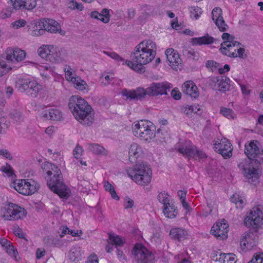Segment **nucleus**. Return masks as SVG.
Masks as SVG:
<instances>
[{
    "mask_svg": "<svg viewBox=\"0 0 263 263\" xmlns=\"http://www.w3.org/2000/svg\"><path fill=\"white\" fill-rule=\"evenodd\" d=\"M156 45L153 41L144 40L139 43L132 53L131 61H125L126 65L131 69L138 72L145 71L144 65L151 62L155 57Z\"/></svg>",
    "mask_w": 263,
    "mask_h": 263,
    "instance_id": "f257e3e1",
    "label": "nucleus"
},
{
    "mask_svg": "<svg viewBox=\"0 0 263 263\" xmlns=\"http://www.w3.org/2000/svg\"><path fill=\"white\" fill-rule=\"evenodd\" d=\"M171 88V84L168 82H154L146 89L142 87H138L133 90L124 89L122 90L121 93L122 96L126 98V100H139L144 98L146 96L154 97L167 95Z\"/></svg>",
    "mask_w": 263,
    "mask_h": 263,
    "instance_id": "f03ea898",
    "label": "nucleus"
},
{
    "mask_svg": "<svg viewBox=\"0 0 263 263\" xmlns=\"http://www.w3.org/2000/svg\"><path fill=\"white\" fill-rule=\"evenodd\" d=\"M68 106L74 118L82 124L90 125L93 122V109L82 98L78 96H71Z\"/></svg>",
    "mask_w": 263,
    "mask_h": 263,
    "instance_id": "7ed1b4c3",
    "label": "nucleus"
},
{
    "mask_svg": "<svg viewBox=\"0 0 263 263\" xmlns=\"http://www.w3.org/2000/svg\"><path fill=\"white\" fill-rule=\"evenodd\" d=\"M49 164L51 166V171H48L46 173L49 176L52 175L53 176L47 181L48 186L52 191L57 193L61 198L67 199L70 195V191L63 182L60 170L54 164L51 163Z\"/></svg>",
    "mask_w": 263,
    "mask_h": 263,
    "instance_id": "20e7f679",
    "label": "nucleus"
},
{
    "mask_svg": "<svg viewBox=\"0 0 263 263\" xmlns=\"http://www.w3.org/2000/svg\"><path fill=\"white\" fill-rule=\"evenodd\" d=\"M128 176L137 184L145 186L152 180V171L147 162L137 163L133 168L126 170Z\"/></svg>",
    "mask_w": 263,
    "mask_h": 263,
    "instance_id": "39448f33",
    "label": "nucleus"
},
{
    "mask_svg": "<svg viewBox=\"0 0 263 263\" xmlns=\"http://www.w3.org/2000/svg\"><path fill=\"white\" fill-rule=\"evenodd\" d=\"M4 218L7 220H16L21 219L26 216L27 211L17 204L9 203L7 207L2 209Z\"/></svg>",
    "mask_w": 263,
    "mask_h": 263,
    "instance_id": "423d86ee",
    "label": "nucleus"
},
{
    "mask_svg": "<svg viewBox=\"0 0 263 263\" xmlns=\"http://www.w3.org/2000/svg\"><path fill=\"white\" fill-rule=\"evenodd\" d=\"M132 254L138 263L152 262L155 259L154 255L146 247L140 243H136L133 250Z\"/></svg>",
    "mask_w": 263,
    "mask_h": 263,
    "instance_id": "0eeeda50",
    "label": "nucleus"
},
{
    "mask_svg": "<svg viewBox=\"0 0 263 263\" xmlns=\"http://www.w3.org/2000/svg\"><path fill=\"white\" fill-rule=\"evenodd\" d=\"M18 89L21 92H26L32 98L37 97L42 86L36 81L29 79H22L17 84Z\"/></svg>",
    "mask_w": 263,
    "mask_h": 263,
    "instance_id": "6e6552de",
    "label": "nucleus"
},
{
    "mask_svg": "<svg viewBox=\"0 0 263 263\" xmlns=\"http://www.w3.org/2000/svg\"><path fill=\"white\" fill-rule=\"evenodd\" d=\"M252 159H245L238 164V168L242 171L245 176L249 182L254 183L258 178L257 170L251 164Z\"/></svg>",
    "mask_w": 263,
    "mask_h": 263,
    "instance_id": "1a4fd4ad",
    "label": "nucleus"
},
{
    "mask_svg": "<svg viewBox=\"0 0 263 263\" xmlns=\"http://www.w3.org/2000/svg\"><path fill=\"white\" fill-rule=\"evenodd\" d=\"M262 211L258 208H253L246 215L244 219V223L248 227L253 228H258L262 220Z\"/></svg>",
    "mask_w": 263,
    "mask_h": 263,
    "instance_id": "9d476101",
    "label": "nucleus"
},
{
    "mask_svg": "<svg viewBox=\"0 0 263 263\" xmlns=\"http://www.w3.org/2000/svg\"><path fill=\"white\" fill-rule=\"evenodd\" d=\"M214 150L221 154L224 159L230 158L232 156L233 146L230 141L226 138H222L214 144Z\"/></svg>",
    "mask_w": 263,
    "mask_h": 263,
    "instance_id": "9b49d317",
    "label": "nucleus"
},
{
    "mask_svg": "<svg viewBox=\"0 0 263 263\" xmlns=\"http://www.w3.org/2000/svg\"><path fill=\"white\" fill-rule=\"evenodd\" d=\"M39 26L43 27L44 29H40L39 30H34L33 35H39L44 32L45 30L52 33H55L61 29L60 25L57 21L50 18L43 20L40 23Z\"/></svg>",
    "mask_w": 263,
    "mask_h": 263,
    "instance_id": "f8f14e48",
    "label": "nucleus"
},
{
    "mask_svg": "<svg viewBox=\"0 0 263 263\" xmlns=\"http://www.w3.org/2000/svg\"><path fill=\"white\" fill-rule=\"evenodd\" d=\"M211 233L216 238L224 239L227 238L229 224L225 219L217 222L211 229Z\"/></svg>",
    "mask_w": 263,
    "mask_h": 263,
    "instance_id": "ddd939ff",
    "label": "nucleus"
},
{
    "mask_svg": "<svg viewBox=\"0 0 263 263\" xmlns=\"http://www.w3.org/2000/svg\"><path fill=\"white\" fill-rule=\"evenodd\" d=\"M245 153L250 159H252V161H254V163L263 162V157H260V151L254 142L245 144Z\"/></svg>",
    "mask_w": 263,
    "mask_h": 263,
    "instance_id": "4468645a",
    "label": "nucleus"
},
{
    "mask_svg": "<svg viewBox=\"0 0 263 263\" xmlns=\"http://www.w3.org/2000/svg\"><path fill=\"white\" fill-rule=\"evenodd\" d=\"M10 6H13L15 10H32L36 6V0H9L7 2Z\"/></svg>",
    "mask_w": 263,
    "mask_h": 263,
    "instance_id": "2eb2a0df",
    "label": "nucleus"
},
{
    "mask_svg": "<svg viewBox=\"0 0 263 263\" xmlns=\"http://www.w3.org/2000/svg\"><path fill=\"white\" fill-rule=\"evenodd\" d=\"M26 57V52L18 48L10 49L7 51L6 59L14 63L23 61Z\"/></svg>",
    "mask_w": 263,
    "mask_h": 263,
    "instance_id": "dca6fc26",
    "label": "nucleus"
},
{
    "mask_svg": "<svg viewBox=\"0 0 263 263\" xmlns=\"http://www.w3.org/2000/svg\"><path fill=\"white\" fill-rule=\"evenodd\" d=\"M165 54L170 66L173 69H177L178 66L181 64L179 53L173 48H168L165 51Z\"/></svg>",
    "mask_w": 263,
    "mask_h": 263,
    "instance_id": "f3484780",
    "label": "nucleus"
},
{
    "mask_svg": "<svg viewBox=\"0 0 263 263\" xmlns=\"http://www.w3.org/2000/svg\"><path fill=\"white\" fill-rule=\"evenodd\" d=\"M43 117L53 121H60L63 119L62 111L57 107H51L44 111Z\"/></svg>",
    "mask_w": 263,
    "mask_h": 263,
    "instance_id": "a211bd4d",
    "label": "nucleus"
},
{
    "mask_svg": "<svg viewBox=\"0 0 263 263\" xmlns=\"http://www.w3.org/2000/svg\"><path fill=\"white\" fill-rule=\"evenodd\" d=\"M132 128L134 130H140V132H154L156 130V127L151 121L146 120H141L135 122Z\"/></svg>",
    "mask_w": 263,
    "mask_h": 263,
    "instance_id": "6ab92c4d",
    "label": "nucleus"
},
{
    "mask_svg": "<svg viewBox=\"0 0 263 263\" xmlns=\"http://www.w3.org/2000/svg\"><path fill=\"white\" fill-rule=\"evenodd\" d=\"M183 92L192 98L196 99L199 96L197 87L192 81L185 82L182 86Z\"/></svg>",
    "mask_w": 263,
    "mask_h": 263,
    "instance_id": "aec40b11",
    "label": "nucleus"
},
{
    "mask_svg": "<svg viewBox=\"0 0 263 263\" xmlns=\"http://www.w3.org/2000/svg\"><path fill=\"white\" fill-rule=\"evenodd\" d=\"M65 57L66 53L64 49L53 46L49 61L51 62L60 63L65 60Z\"/></svg>",
    "mask_w": 263,
    "mask_h": 263,
    "instance_id": "412c9836",
    "label": "nucleus"
},
{
    "mask_svg": "<svg viewBox=\"0 0 263 263\" xmlns=\"http://www.w3.org/2000/svg\"><path fill=\"white\" fill-rule=\"evenodd\" d=\"M86 147L87 151L96 155L106 156L108 154V151L98 143H87Z\"/></svg>",
    "mask_w": 263,
    "mask_h": 263,
    "instance_id": "4be33fe9",
    "label": "nucleus"
},
{
    "mask_svg": "<svg viewBox=\"0 0 263 263\" xmlns=\"http://www.w3.org/2000/svg\"><path fill=\"white\" fill-rule=\"evenodd\" d=\"M240 45V43L238 42H234V43L226 45L224 47H221L219 49L220 52L224 55L231 58H237L236 53L237 48Z\"/></svg>",
    "mask_w": 263,
    "mask_h": 263,
    "instance_id": "5701e85b",
    "label": "nucleus"
},
{
    "mask_svg": "<svg viewBox=\"0 0 263 263\" xmlns=\"http://www.w3.org/2000/svg\"><path fill=\"white\" fill-rule=\"evenodd\" d=\"M195 148L196 146L192 145L190 141H186L183 145L178 148V151L183 156L190 158L192 157H194Z\"/></svg>",
    "mask_w": 263,
    "mask_h": 263,
    "instance_id": "b1692460",
    "label": "nucleus"
},
{
    "mask_svg": "<svg viewBox=\"0 0 263 263\" xmlns=\"http://www.w3.org/2000/svg\"><path fill=\"white\" fill-rule=\"evenodd\" d=\"M143 154L142 148L137 143H133L130 145L128 154L129 160L131 162H134L137 159L140 157Z\"/></svg>",
    "mask_w": 263,
    "mask_h": 263,
    "instance_id": "393cba45",
    "label": "nucleus"
},
{
    "mask_svg": "<svg viewBox=\"0 0 263 263\" xmlns=\"http://www.w3.org/2000/svg\"><path fill=\"white\" fill-rule=\"evenodd\" d=\"M28 184V180H18L14 182V187L19 193L24 195H29Z\"/></svg>",
    "mask_w": 263,
    "mask_h": 263,
    "instance_id": "a878e982",
    "label": "nucleus"
},
{
    "mask_svg": "<svg viewBox=\"0 0 263 263\" xmlns=\"http://www.w3.org/2000/svg\"><path fill=\"white\" fill-rule=\"evenodd\" d=\"M187 232L179 228H172L170 232V235L173 239L181 241L185 239Z\"/></svg>",
    "mask_w": 263,
    "mask_h": 263,
    "instance_id": "bb28decb",
    "label": "nucleus"
},
{
    "mask_svg": "<svg viewBox=\"0 0 263 263\" xmlns=\"http://www.w3.org/2000/svg\"><path fill=\"white\" fill-rule=\"evenodd\" d=\"M214 38L209 34L192 39V44L195 45H209L214 43Z\"/></svg>",
    "mask_w": 263,
    "mask_h": 263,
    "instance_id": "cd10ccee",
    "label": "nucleus"
},
{
    "mask_svg": "<svg viewBox=\"0 0 263 263\" xmlns=\"http://www.w3.org/2000/svg\"><path fill=\"white\" fill-rule=\"evenodd\" d=\"M52 45H44L38 49V53L43 59L48 60L51 53V50L53 48Z\"/></svg>",
    "mask_w": 263,
    "mask_h": 263,
    "instance_id": "c85d7f7f",
    "label": "nucleus"
},
{
    "mask_svg": "<svg viewBox=\"0 0 263 263\" xmlns=\"http://www.w3.org/2000/svg\"><path fill=\"white\" fill-rule=\"evenodd\" d=\"M254 234L253 232L251 231H248L245 232L243 234L240 241V244L241 248L243 249H245V248L248 249V245H249V243L250 242L251 243V241L254 239Z\"/></svg>",
    "mask_w": 263,
    "mask_h": 263,
    "instance_id": "c756f323",
    "label": "nucleus"
},
{
    "mask_svg": "<svg viewBox=\"0 0 263 263\" xmlns=\"http://www.w3.org/2000/svg\"><path fill=\"white\" fill-rule=\"evenodd\" d=\"M231 201L234 203L237 209H241L245 205L246 200L243 196L239 194L235 193L230 198Z\"/></svg>",
    "mask_w": 263,
    "mask_h": 263,
    "instance_id": "7c9ffc66",
    "label": "nucleus"
},
{
    "mask_svg": "<svg viewBox=\"0 0 263 263\" xmlns=\"http://www.w3.org/2000/svg\"><path fill=\"white\" fill-rule=\"evenodd\" d=\"M163 213L166 217L174 218L176 217L177 210L175 209V205L170 203V205L167 204L163 206Z\"/></svg>",
    "mask_w": 263,
    "mask_h": 263,
    "instance_id": "2f4dec72",
    "label": "nucleus"
},
{
    "mask_svg": "<svg viewBox=\"0 0 263 263\" xmlns=\"http://www.w3.org/2000/svg\"><path fill=\"white\" fill-rule=\"evenodd\" d=\"M141 9L143 12L142 13L140 18L144 17V19L147 18L149 16L153 15L155 13V8L147 4H144L141 6Z\"/></svg>",
    "mask_w": 263,
    "mask_h": 263,
    "instance_id": "473e14b6",
    "label": "nucleus"
},
{
    "mask_svg": "<svg viewBox=\"0 0 263 263\" xmlns=\"http://www.w3.org/2000/svg\"><path fill=\"white\" fill-rule=\"evenodd\" d=\"M71 82L77 89L81 91L86 90L88 87L86 82L79 77H76Z\"/></svg>",
    "mask_w": 263,
    "mask_h": 263,
    "instance_id": "72a5a7b5",
    "label": "nucleus"
},
{
    "mask_svg": "<svg viewBox=\"0 0 263 263\" xmlns=\"http://www.w3.org/2000/svg\"><path fill=\"white\" fill-rule=\"evenodd\" d=\"M220 79V80L219 82L218 90L223 91L228 90L230 88V79L226 76H221Z\"/></svg>",
    "mask_w": 263,
    "mask_h": 263,
    "instance_id": "f704fd0d",
    "label": "nucleus"
},
{
    "mask_svg": "<svg viewBox=\"0 0 263 263\" xmlns=\"http://www.w3.org/2000/svg\"><path fill=\"white\" fill-rule=\"evenodd\" d=\"M28 183L29 195L35 193L40 186V184L36 181L32 179L28 180Z\"/></svg>",
    "mask_w": 263,
    "mask_h": 263,
    "instance_id": "c9c22d12",
    "label": "nucleus"
},
{
    "mask_svg": "<svg viewBox=\"0 0 263 263\" xmlns=\"http://www.w3.org/2000/svg\"><path fill=\"white\" fill-rule=\"evenodd\" d=\"M220 113L226 118L229 119H234L236 117V115L232 109L221 107L220 110Z\"/></svg>",
    "mask_w": 263,
    "mask_h": 263,
    "instance_id": "e433bc0d",
    "label": "nucleus"
},
{
    "mask_svg": "<svg viewBox=\"0 0 263 263\" xmlns=\"http://www.w3.org/2000/svg\"><path fill=\"white\" fill-rule=\"evenodd\" d=\"M109 238L111 243L117 246H122L125 241L118 235H115L114 234H109Z\"/></svg>",
    "mask_w": 263,
    "mask_h": 263,
    "instance_id": "4c0bfd02",
    "label": "nucleus"
},
{
    "mask_svg": "<svg viewBox=\"0 0 263 263\" xmlns=\"http://www.w3.org/2000/svg\"><path fill=\"white\" fill-rule=\"evenodd\" d=\"M221 37L224 41L221 44V47H224L226 45L231 44L236 42L234 41V37L228 33H223Z\"/></svg>",
    "mask_w": 263,
    "mask_h": 263,
    "instance_id": "58836bf2",
    "label": "nucleus"
},
{
    "mask_svg": "<svg viewBox=\"0 0 263 263\" xmlns=\"http://www.w3.org/2000/svg\"><path fill=\"white\" fill-rule=\"evenodd\" d=\"M90 16L92 18L100 20L104 23H107L110 20L108 16H105L104 15L101 14L96 11L92 12L90 14Z\"/></svg>",
    "mask_w": 263,
    "mask_h": 263,
    "instance_id": "ea45409f",
    "label": "nucleus"
},
{
    "mask_svg": "<svg viewBox=\"0 0 263 263\" xmlns=\"http://www.w3.org/2000/svg\"><path fill=\"white\" fill-rule=\"evenodd\" d=\"M0 171L9 177H13V176H15L12 167L7 163L1 167Z\"/></svg>",
    "mask_w": 263,
    "mask_h": 263,
    "instance_id": "a19ab883",
    "label": "nucleus"
},
{
    "mask_svg": "<svg viewBox=\"0 0 263 263\" xmlns=\"http://www.w3.org/2000/svg\"><path fill=\"white\" fill-rule=\"evenodd\" d=\"M9 6L10 7L2 10L0 12V17L1 18L5 19L10 17L11 16L12 13H13L14 10H15V9L13 8V6Z\"/></svg>",
    "mask_w": 263,
    "mask_h": 263,
    "instance_id": "79ce46f5",
    "label": "nucleus"
},
{
    "mask_svg": "<svg viewBox=\"0 0 263 263\" xmlns=\"http://www.w3.org/2000/svg\"><path fill=\"white\" fill-rule=\"evenodd\" d=\"M168 194L167 193L165 192H160L158 195V200L160 202L163 204V206L165 205H170V200L168 199Z\"/></svg>",
    "mask_w": 263,
    "mask_h": 263,
    "instance_id": "37998d69",
    "label": "nucleus"
},
{
    "mask_svg": "<svg viewBox=\"0 0 263 263\" xmlns=\"http://www.w3.org/2000/svg\"><path fill=\"white\" fill-rule=\"evenodd\" d=\"M70 259L73 261L79 260L80 255V248L77 246H73L71 248L69 252Z\"/></svg>",
    "mask_w": 263,
    "mask_h": 263,
    "instance_id": "c03bdc74",
    "label": "nucleus"
},
{
    "mask_svg": "<svg viewBox=\"0 0 263 263\" xmlns=\"http://www.w3.org/2000/svg\"><path fill=\"white\" fill-rule=\"evenodd\" d=\"M222 10L220 8L216 7L213 9L212 12V18L214 22L221 19L222 16Z\"/></svg>",
    "mask_w": 263,
    "mask_h": 263,
    "instance_id": "a18cd8bd",
    "label": "nucleus"
},
{
    "mask_svg": "<svg viewBox=\"0 0 263 263\" xmlns=\"http://www.w3.org/2000/svg\"><path fill=\"white\" fill-rule=\"evenodd\" d=\"M191 16L197 20L202 13L201 9L198 7H191L190 8Z\"/></svg>",
    "mask_w": 263,
    "mask_h": 263,
    "instance_id": "49530a36",
    "label": "nucleus"
},
{
    "mask_svg": "<svg viewBox=\"0 0 263 263\" xmlns=\"http://www.w3.org/2000/svg\"><path fill=\"white\" fill-rule=\"evenodd\" d=\"M214 23L218 28L219 30L221 32L227 30L229 28L228 26L224 21L223 17H221L220 20H217L216 21L214 22Z\"/></svg>",
    "mask_w": 263,
    "mask_h": 263,
    "instance_id": "de8ad7c7",
    "label": "nucleus"
},
{
    "mask_svg": "<svg viewBox=\"0 0 263 263\" xmlns=\"http://www.w3.org/2000/svg\"><path fill=\"white\" fill-rule=\"evenodd\" d=\"M65 73V78L68 81L73 82V80L76 77L73 76L72 69L68 65H66L64 68Z\"/></svg>",
    "mask_w": 263,
    "mask_h": 263,
    "instance_id": "09e8293b",
    "label": "nucleus"
},
{
    "mask_svg": "<svg viewBox=\"0 0 263 263\" xmlns=\"http://www.w3.org/2000/svg\"><path fill=\"white\" fill-rule=\"evenodd\" d=\"M206 67L212 71L218 70L220 64L213 60H208L205 63Z\"/></svg>",
    "mask_w": 263,
    "mask_h": 263,
    "instance_id": "8fccbe9b",
    "label": "nucleus"
},
{
    "mask_svg": "<svg viewBox=\"0 0 263 263\" xmlns=\"http://www.w3.org/2000/svg\"><path fill=\"white\" fill-rule=\"evenodd\" d=\"M221 76L213 77L210 79V85L213 89L218 90L219 87V82L220 80Z\"/></svg>",
    "mask_w": 263,
    "mask_h": 263,
    "instance_id": "3c124183",
    "label": "nucleus"
},
{
    "mask_svg": "<svg viewBox=\"0 0 263 263\" xmlns=\"http://www.w3.org/2000/svg\"><path fill=\"white\" fill-rule=\"evenodd\" d=\"M69 8L72 10H78L82 11L84 9V7L81 3H77L75 0H72L69 2Z\"/></svg>",
    "mask_w": 263,
    "mask_h": 263,
    "instance_id": "603ef678",
    "label": "nucleus"
},
{
    "mask_svg": "<svg viewBox=\"0 0 263 263\" xmlns=\"http://www.w3.org/2000/svg\"><path fill=\"white\" fill-rule=\"evenodd\" d=\"M182 53L184 56L189 58L193 59H194L196 54V52L194 51V50L190 47L184 48L182 50Z\"/></svg>",
    "mask_w": 263,
    "mask_h": 263,
    "instance_id": "864d4df0",
    "label": "nucleus"
},
{
    "mask_svg": "<svg viewBox=\"0 0 263 263\" xmlns=\"http://www.w3.org/2000/svg\"><path fill=\"white\" fill-rule=\"evenodd\" d=\"M26 24V21L23 19H20L11 23V26L15 29L24 27Z\"/></svg>",
    "mask_w": 263,
    "mask_h": 263,
    "instance_id": "5fc2aeb1",
    "label": "nucleus"
},
{
    "mask_svg": "<svg viewBox=\"0 0 263 263\" xmlns=\"http://www.w3.org/2000/svg\"><path fill=\"white\" fill-rule=\"evenodd\" d=\"M104 53L106 54L107 55L109 56L111 58L115 60L116 61L119 62H123V64L124 63V60L123 58L121 57L116 52H108L106 51H104Z\"/></svg>",
    "mask_w": 263,
    "mask_h": 263,
    "instance_id": "6e6d98bb",
    "label": "nucleus"
},
{
    "mask_svg": "<svg viewBox=\"0 0 263 263\" xmlns=\"http://www.w3.org/2000/svg\"><path fill=\"white\" fill-rule=\"evenodd\" d=\"M6 252L12 257H13L15 258H16V255L17 254V252L16 249H15L13 246L12 245V243H10L6 248Z\"/></svg>",
    "mask_w": 263,
    "mask_h": 263,
    "instance_id": "4d7b16f0",
    "label": "nucleus"
},
{
    "mask_svg": "<svg viewBox=\"0 0 263 263\" xmlns=\"http://www.w3.org/2000/svg\"><path fill=\"white\" fill-rule=\"evenodd\" d=\"M248 263H263V254H255Z\"/></svg>",
    "mask_w": 263,
    "mask_h": 263,
    "instance_id": "13d9d810",
    "label": "nucleus"
},
{
    "mask_svg": "<svg viewBox=\"0 0 263 263\" xmlns=\"http://www.w3.org/2000/svg\"><path fill=\"white\" fill-rule=\"evenodd\" d=\"M83 152L82 147L78 144L73 151V155L76 159H78L82 155Z\"/></svg>",
    "mask_w": 263,
    "mask_h": 263,
    "instance_id": "bf43d9fd",
    "label": "nucleus"
},
{
    "mask_svg": "<svg viewBox=\"0 0 263 263\" xmlns=\"http://www.w3.org/2000/svg\"><path fill=\"white\" fill-rule=\"evenodd\" d=\"M224 262H227V263H235V255L233 254H228L226 255L224 258Z\"/></svg>",
    "mask_w": 263,
    "mask_h": 263,
    "instance_id": "052dcab7",
    "label": "nucleus"
},
{
    "mask_svg": "<svg viewBox=\"0 0 263 263\" xmlns=\"http://www.w3.org/2000/svg\"><path fill=\"white\" fill-rule=\"evenodd\" d=\"M0 156H2L10 160L13 159L11 154L7 149H0Z\"/></svg>",
    "mask_w": 263,
    "mask_h": 263,
    "instance_id": "680f3d73",
    "label": "nucleus"
},
{
    "mask_svg": "<svg viewBox=\"0 0 263 263\" xmlns=\"http://www.w3.org/2000/svg\"><path fill=\"white\" fill-rule=\"evenodd\" d=\"M125 203L124 204V207L125 209H129L132 208L134 204V201L133 199L130 198L129 197L126 196L125 198Z\"/></svg>",
    "mask_w": 263,
    "mask_h": 263,
    "instance_id": "e2e57ef3",
    "label": "nucleus"
},
{
    "mask_svg": "<svg viewBox=\"0 0 263 263\" xmlns=\"http://www.w3.org/2000/svg\"><path fill=\"white\" fill-rule=\"evenodd\" d=\"M182 110L184 114H186L187 116L191 115L192 113L194 112L193 108L192 107V105H186L184 106L182 108Z\"/></svg>",
    "mask_w": 263,
    "mask_h": 263,
    "instance_id": "0e129e2a",
    "label": "nucleus"
},
{
    "mask_svg": "<svg viewBox=\"0 0 263 263\" xmlns=\"http://www.w3.org/2000/svg\"><path fill=\"white\" fill-rule=\"evenodd\" d=\"M171 96L175 100H178L181 99V93L178 89H174L171 91Z\"/></svg>",
    "mask_w": 263,
    "mask_h": 263,
    "instance_id": "69168bd1",
    "label": "nucleus"
},
{
    "mask_svg": "<svg viewBox=\"0 0 263 263\" xmlns=\"http://www.w3.org/2000/svg\"><path fill=\"white\" fill-rule=\"evenodd\" d=\"M236 51H237V57H239L241 59H245L246 55L245 54V49L243 48L238 47L237 48Z\"/></svg>",
    "mask_w": 263,
    "mask_h": 263,
    "instance_id": "338daca9",
    "label": "nucleus"
},
{
    "mask_svg": "<svg viewBox=\"0 0 263 263\" xmlns=\"http://www.w3.org/2000/svg\"><path fill=\"white\" fill-rule=\"evenodd\" d=\"M117 255L118 258L120 260H125V261H127L126 256L123 253V251L120 250V249H117Z\"/></svg>",
    "mask_w": 263,
    "mask_h": 263,
    "instance_id": "774afa93",
    "label": "nucleus"
}]
</instances>
